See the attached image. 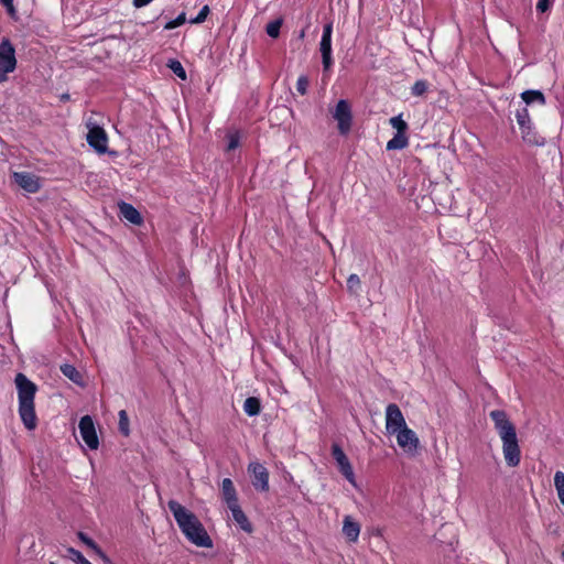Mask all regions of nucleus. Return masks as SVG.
<instances>
[{
    "label": "nucleus",
    "instance_id": "1",
    "mask_svg": "<svg viewBox=\"0 0 564 564\" xmlns=\"http://www.w3.org/2000/svg\"><path fill=\"white\" fill-rule=\"evenodd\" d=\"M495 430L502 443V454L509 467H517L521 462V448L514 424L502 410H494L489 413Z\"/></svg>",
    "mask_w": 564,
    "mask_h": 564
},
{
    "label": "nucleus",
    "instance_id": "2",
    "mask_svg": "<svg viewBox=\"0 0 564 564\" xmlns=\"http://www.w3.org/2000/svg\"><path fill=\"white\" fill-rule=\"evenodd\" d=\"M167 506L187 540L199 547L213 546V541L207 531L193 512L175 500L169 501Z\"/></svg>",
    "mask_w": 564,
    "mask_h": 564
},
{
    "label": "nucleus",
    "instance_id": "3",
    "mask_svg": "<svg viewBox=\"0 0 564 564\" xmlns=\"http://www.w3.org/2000/svg\"><path fill=\"white\" fill-rule=\"evenodd\" d=\"M19 399V414L28 430H34L37 417L34 409V398L37 387L23 373H18L14 379Z\"/></svg>",
    "mask_w": 564,
    "mask_h": 564
},
{
    "label": "nucleus",
    "instance_id": "4",
    "mask_svg": "<svg viewBox=\"0 0 564 564\" xmlns=\"http://www.w3.org/2000/svg\"><path fill=\"white\" fill-rule=\"evenodd\" d=\"M17 67L15 50L8 39L0 43V83L8 80V74Z\"/></svg>",
    "mask_w": 564,
    "mask_h": 564
},
{
    "label": "nucleus",
    "instance_id": "5",
    "mask_svg": "<svg viewBox=\"0 0 564 564\" xmlns=\"http://www.w3.org/2000/svg\"><path fill=\"white\" fill-rule=\"evenodd\" d=\"M333 118L337 121L338 130L341 134H347L351 128L352 113L347 100L341 99L337 102Z\"/></svg>",
    "mask_w": 564,
    "mask_h": 564
},
{
    "label": "nucleus",
    "instance_id": "6",
    "mask_svg": "<svg viewBox=\"0 0 564 564\" xmlns=\"http://www.w3.org/2000/svg\"><path fill=\"white\" fill-rule=\"evenodd\" d=\"M405 419L395 403H390L386 408V430L388 434L393 435L400 430L406 427Z\"/></svg>",
    "mask_w": 564,
    "mask_h": 564
},
{
    "label": "nucleus",
    "instance_id": "7",
    "mask_svg": "<svg viewBox=\"0 0 564 564\" xmlns=\"http://www.w3.org/2000/svg\"><path fill=\"white\" fill-rule=\"evenodd\" d=\"M79 433L89 449H97L99 446V438L96 432L95 423L90 415H84L78 424Z\"/></svg>",
    "mask_w": 564,
    "mask_h": 564
},
{
    "label": "nucleus",
    "instance_id": "8",
    "mask_svg": "<svg viewBox=\"0 0 564 564\" xmlns=\"http://www.w3.org/2000/svg\"><path fill=\"white\" fill-rule=\"evenodd\" d=\"M332 35L333 24L329 22L324 25L322 39L319 42V52L322 54V63L325 72L329 70L333 65Z\"/></svg>",
    "mask_w": 564,
    "mask_h": 564
},
{
    "label": "nucleus",
    "instance_id": "9",
    "mask_svg": "<svg viewBox=\"0 0 564 564\" xmlns=\"http://www.w3.org/2000/svg\"><path fill=\"white\" fill-rule=\"evenodd\" d=\"M332 455L338 466L339 471L343 476L352 485L357 486L356 477L352 470V466L338 444H333L332 446Z\"/></svg>",
    "mask_w": 564,
    "mask_h": 564
},
{
    "label": "nucleus",
    "instance_id": "10",
    "mask_svg": "<svg viewBox=\"0 0 564 564\" xmlns=\"http://www.w3.org/2000/svg\"><path fill=\"white\" fill-rule=\"evenodd\" d=\"M88 133L87 142L98 153L102 154L107 151L108 137L106 131L91 122H87Z\"/></svg>",
    "mask_w": 564,
    "mask_h": 564
},
{
    "label": "nucleus",
    "instance_id": "11",
    "mask_svg": "<svg viewBox=\"0 0 564 564\" xmlns=\"http://www.w3.org/2000/svg\"><path fill=\"white\" fill-rule=\"evenodd\" d=\"M248 471L251 474L252 486L260 491L269 490V471L259 462H251L248 465Z\"/></svg>",
    "mask_w": 564,
    "mask_h": 564
},
{
    "label": "nucleus",
    "instance_id": "12",
    "mask_svg": "<svg viewBox=\"0 0 564 564\" xmlns=\"http://www.w3.org/2000/svg\"><path fill=\"white\" fill-rule=\"evenodd\" d=\"M398 445L410 455L416 453L417 447L420 445V440L416 436L415 432L409 429L408 426L394 433Z\"/></svg>",
    "mask_w": 564,
    "mask_h": 564
},
{
    "label": "nucleus",
    "instance_id": "13",
    "mask_svg": "<svg viewBox=\"0 0 564 564\" xmlns=\"http://www.w3.org/2000/svg\"><path fill=\"white\" fill-rule=\"evenodd\" d=\"M14 182L28 193H36L41 188V178L30 172H14L12 174Z\"/></svg>",
    "mask_w": 564,
    "mask_h": 564
},
{
    "label": "nucleus",
    "instance_id": "14",
    "mask_svg": "<svg viewBox=\"0 0 564 564\" xmlns=\"http://www.w3.org/2000/svg\"><path fill=\"white\" fill-rule=\"evenodd\" d=\"M361 525L351 516H345L343 520V534L348 542L355 543L360 535Z\"/></svg>",
    "mask_w": 564,
    "mask_h": 564
},
{
    "label": "nucleus",
    "instance_id": "15",
    "mask_svg": "<svg viewBox=\"0 0 564 564\" xmlns=\"http://www.w3.org/2000/svg\"><path fill=\"white\" fill-rule=\"evenodd\" d=\"M221 496L227 507H235L238 503L237 491L234 482L229 478H225L221 482Z\"/></svg>",
    "mask_w": 564,
    "mask_h": 564
},
{
    "label": "nucleus",
    "instance_id": "16",
    "mask_svg": "<svg viewBox=\"0 0 564 564\" xmlns=\"http://www.w3.org/2000/svg\"><path fill=\"white\" fill-rule=\"evenodd\" d=\"M523 141L530 145H543L545 140L534 130L532 123L520 127Z\"/></svg>",
    "mask_w": 564,
    "mask_h": 564
},
{
    "label": "nucleus",
    "instance_id": "17",
    "mask_svg": "<svg viewBox=\"0 0 564 564\" xmlns=\"http://www.w3.org/2000/svg\"><path fill=\"white\" fill-rule=\"evenodd\" d=\"M229 510L231 511L232 519L240 527V529L243 530L245 532L251 533L252 525L249 522L245 512L241 510L239 503L235 505V507H229Z\"/></svg>",
    "mask_w": 564,
    "mask_h": 564
},
{
    "label": "nucleus",
    "instance_id": "18",
    "mask_svg": "<svg viewBox=\"0 0 564 564\" xmlns=\"http://www.w3.org/2000/svg\"><path fill=\"white\" fill-rule=\"evenodd\" d=\"M119 209L121 216L133 225H140L142 223V217L140 213L130 204L121 203L119 204Z\"/></svg>",
    "mask_w": 564,
    "mask_h": 564
},
{
    "label": "nucleus",
    "instance_id": "19",
    "mask_svg": "<svg viewBox=\"0 0 564 564\" xmlns=\"http://www.w3.org/2000/svg\"><path fill=\"white\" fill-rule=\"evenodd\" d=\"M522 100L525 102V105H533L538 104L540 106L545 105V97L542 91L540 90H525L521 94Z\"/></svg>",
    "mask_w": 564,
    "mask_h": 564
},
{
    "label": "nucleus",
    "instance_id": "20",
    "mask_svg": "<svg viewBox=\"0 0 564 564\" xmlns=\"http://www.w3.org/2000/svg\"><path fill=\"white\" fill-rule=\"evenodd\" d=\"M409 144V139L405 133H395V135L388 141L387 150H402Z\"/></svg>",
    "mask_w": 564,
    "mask_h": 564
},
{
    "label": "nucleus",
    "instance_id": "21",
    "mask_svg": "<svg viewBox=\"0 0 564 564\" xmlns=\"http://www.w3.org/2000/svg\"><path fill=\"white\" fill-rule=\"evenodd\" d=\"M78 538L79 540L87 546L89 547L97 556H99L100 558L102 560H108L106 554L101 551V549L95 543V541L93 539H90L89 536H87L85 533L83 532H79L78 533Z\"/></svg>",
    "mask_w": 564,
    "mask_h": 564
},
{
    "label": "nucleus",
    "instance_id": "22",
    "mask_svg": "<svg viewBox=\"0 0 564 564\" xmlns=\"http://www.w3.org/2000/svg\"><path fill=\"white\" fill-rule=\"evenodd\" d=\"M243 411L249 416H254V415L259 414V412H260V402H259V400L257 398H254V397L247 398L245 403H243Z\"/></svg>",
    "mask_w": 564,
    "mask_h": 564
},
{
    "label": "nucleus",
    "instance_id": "23",
    "mask_svg": "<svg viewBox=\"0 0 564 564\" xmlns=\"http://www.w3.org/2000/svg\"><path fill=\"white\" fill-rule=\"evenodd\" d=\"M61 371L65 377H67L73 382H75V383L80 382L82 376L74 366L65 364V365L61 366Z\"/></svg>",
    "mask_w": 564,
    "mask_h": 564
},
{
    "label": "nucleus",
    "instance_id": "24",
    "mask_svg": "<svg viewBox=\"0 0 564 564\" xmlns=\"http://www.w3.org/2000/svg\"><path fill=\"white\" fill-rule=\"evenodd\" d=\"M554 486L557 491L558 499L561 503L564 506V473L556 471L554 475Z\"/></svg>",
    "mask_w": 564,
    "mask_h": 564
},
{
    "label": "nucleus",
    "instance_id": "25",
    "mask_svg": "<svg viewBox=\"0 0 564 564\" xmlns=\"http://www.w3.org/2000/svg\"><path fill=\"white\" fill-rule=\"evenodd\" d=\"M389 122L397 130V133H405L408 130V123L402 119L401 115L392 117Z\"/></svg>",
    "mask_w": 564,
    "mask_h": 564
},
{
    "label": "nucleus",
    "instance_id": "26",
    "mask_svg": "<svg viewBox=\"0 0 564 564\" xmlns=\"http://www.w3.org/2000/svg\"><path fill=\"white\" fill-rule=\"evenodd\" d=\"M282 25V19H276L267 24L265 31L270 37H278Z\"/></svg>",
    "mask_w": 564,
    "mask_h": 564
},
{
    "label": "nucleus",
    "instance_id": "27",
    "mask_svg": "<svg viewBox=\"0 0 564 564\" xmlns=\"http://www.w3.org/2000/svg\"><path fill=\"white\" fill-rule=\"evenodd\" d=\"M516 119L519 128L532 123L527 107H522L521 109L517 110Z\"/></svg>",
    "mask_w": 564,
    "mask_h": 564
},
{
    "label": "nucleus",
    "instance_id": "28",
    "mask_svg": "<svg viewBox=\"0 0 564 564\" xmlns=\"http://www.w3.org/2000/svg\"><path fill=\"white\" fill-rule=\"evenodd\" d=\"M167 66L171 68V70L182 80L186 79V72L182 64L176 59H171L167 64Z\"/></svg>",
    "mask_w": 564,
    "mask_h": 564
},
{
    "label": "nucleus",
    "instance_id": "29",
    "mask_svg": "<svg viewBox=\"0 0 564 564\" xmlns=\"http://www.w3.org/2000/svg\"><path fill=\"white\" fill-rule=\"evenodd\" d=\"M119 431L124 435L128 436L130 433L129 429V417L124 410L119 411Z\"/></svg>",
    "mask_w": 564,
    "mask_h": 564
},
{
    "label": "nucleus",
    "instance_id": "30",
    "mask_svg": "<svg viewBox=\"0 0 564 564\" xmlns=\"http://www.w3.org/2000/svg\"><path fill=\"white\" fill-rule=\"evenodd\" d=\"M67 553L76 564H91L79 551L68 547Z\"/></svg>",
    "mask_w": 564,
    "mask_h": 564
},
{
    "label": "nucleus",
    "instance_id": "31",
    "mask_svg": "<svg viewBox=\"0 0 564 564\" xmlns=\"http://www.w3.org/2000/svg\"><path fill=\"white\" fill-rule=\"evenodd\" d=\"M427 90V83L425 80H417L411 88L412 95L422 96Z\"/></svg>",
    "mask_w": 564,
    "mask_h": 564
},
{
    "label": "nucleus",
    "instance_id": "32",
    "mask_svg": "<svg viewBox=\"0 0 564 564\" xmlns=\"http://www.w3.org/2000/svg\"><path fill=\"white\" fill-rule=\"evenodd\" d=\"M186 21V15L184 12H182L176 19L167 22L164 26L165 30H172L175 29L182 24H184Z\"/></svg>",
    "mask_w": 564,
    "mask_h": 564
},
{
    "label": "nucleus",
    "instance_id": "33",
    "mask_svg": "<svg viewBox=\"0 0 564 564\" xmlns=\"http://www.w3.org/2000/svg\"><path fill=\"white\" fill-rule=\"evenodd\" d=\"M308 84L310 82L306 76H300L296 82L297 93L301 94L302 96L305 95L307 93Z\"/></svg>",
    "mask_w": 564,
    "mask_h": 564
},
{
    "label": "nucleus",
    "instance_id": "34",
    "mask_svg": "<svg viewBox=\"0 0 564 564\" xmlns=\"http://www.w3.org/2000/svg\"><path fill=\"white\" fill-rule=\"evenodd\" d=\"M360 286V279L357 274H350L347 279V288L351 292H357Z\"/></svg>",
    "mask_w": 564,
    "mask_h": 564
},
{
    "label": "nucleus",
    "instance_id": "35",
    "mask_svg": "<svg viewBox=\"0 0 564 564\" xmlns=\"http://www.w3.org/2000/svg\"><path fill=\"white\" fill-rule=\"evenodd\" d=\"M208 13H209V8H208V6H204V7L202 8V10L199 11V13L197 14V17H196V18H194V19H191V20H189V22H191L192 24H199V23H203V22L206 20V18H207Z\"/></svg>",
    "mask_w": 564,
    "mask_h": 564
},
{
    "label": "nucleus",
    "instance_id": "36",
    "mask_svg": "<svg viewBox=\"0 0 564 564\" xmlns=\"http://www.w3.org/2000/svg\"><path fill=\"white\" fill-rule=\"evenodd\" d=\"M0 3L7 9L10 17H15L17 10L13 4V0H0Z\"/></svg>",
    "mask_w": 564,
    "mask_h": 564
},
{
    "label": "nucleus",
    "instance_id": "37",
    "mask_svg": "<svg viewBox=\"0 0 564 564\" xmlns=\"http://www.w3.org/2000/svg\"><path fill=\"white\" fill-rule=\"evenodd\" d=\"M554 0H539L536 3V10L541 13L546 12L553 4Z\"/></svg>",
    "mask_w": 564,
    "mask_h": 564
},
{
    "label": "nucleus",
    "instance_id": "38",
    "mask_svg": "<svg viewBox=\"0 0 564 564\" xmlns=\"http://www.w3.org/2000/svg\"><path fill=\"white\" fill-rule=\"evenodd\" d=\"M228 147L227 149L230 151V150H235L238 145H239V137L237 133H230L228 135Z\"/></svg>",
    "mask_w": 564,
    "mask_h": 564
},
{
    "label": "nucleus",
    "instance_id": "39",
    "mask_svg": "<svg viewBox=\"0 0 564 564\" xmlns=\"http://www.w3.org/2000/svg\"><path fill=\"white\" fill-rule=\"evenodd\" d=\"M62 99H68V95H63Z\"/></svg>",
    "mask_w": 564,
    "mask_h": 564
},
{
    "label": "nucleus",
    "instance_id": "40",
    "mask_svg": "<svg viewBox=\"0 0 564 564\" xmlns=\"http://www.w3.org/2000/svg\"><path fill=\"white\" fill-rule=\"evenodd\" d=\"M51 564H55V563L52 562Z\"/></svg>",
    "mask_w": 564,
    "mask_h": 564
}]
</instances>
